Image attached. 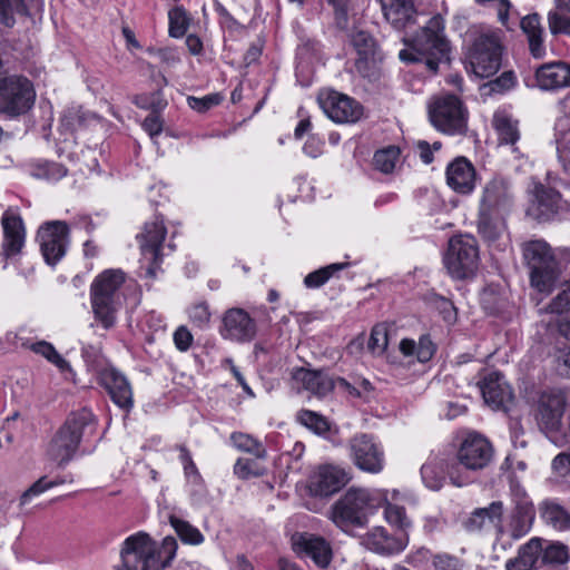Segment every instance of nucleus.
I'll use <instances>...</instances> for the list:
<instances>
[{"instance_id":"nucleus-1","label":"nucleus","mask_w":570,"mask_h":570,"mask_svg":"<svg viewBox=\"0 0 570 570\" xmlns=\"http://www.w3.org/2000/svg\"><path fill=\"white\" fill-rule=\"evenodd\" d=\"M387 500V490L350 488L332 507L331 520L343 531L362 528Z\"/></svg>"},{"instance_id":"nucleus-2","label":"nucleus","mask_w":570,"mask_h":570,"mask_svg":"<svg viewBox=\"0 0 570 570\" xmlns=\"http://www.w3.org/2000/svg\"><path fill=\"white\" fill-rule=\"evenodd\" d=\"M444 20L436 14L430 18L407 42L406 48L399 52L404 62H424L431 71L449 60L450 45L444 35Z\"/></svg>"},{"instance_id":"nucleus-3","label":"nucleus","mask_w":570,"mask_h":570,"mask_svg":"<svg viewBox=\"0 0 570 570\" xmlns=\"http://www.w3.org/2000/svg\"><path fill=\"white\" fill-rule=\"evenodd\" d=\"M503 32L500 29L481 27L473 32L468 51L469 70L478 78H489L501 67Z\"/></svg>"},{"instance_id":"nucleus-4","label":"nucleus","mask_w":570,"mask_h":570,"mask_svg":"<svg viewBox=\"0 0 570 570\" xmlns=\"http://www.w3.org/2000/svg\"><path fill=\"white\" fill-rule=\"evenodd\" d=\"M522 255L531 286L541 293H550L562 272L554 250L546 240L534 239L522 245Z\"/></svg>"},{"instance_id":"nucleus-5","label":"nucleus","mask_w":570,"mask_h":570,"mask_svg":"<svg viewBox=\"0 0 570 570\" xmlns=\"http://www.w3.org/2000/svg\"><path fill=\"white\" fill-rule=\"evenodd\" d=\"M126 276L121 269H106L90 285V304L95 320L105 330L115 326L119 308L118 291Z\"/></svg>"},{"instance_id":"nucleus-6","label":"nucleus","mask_w":570,"mask_h":570,"mask_svg":"<svg viewBox=\"0 0 570 570\" xmlns=\"http://www.w3.org/2000/svg\"><path fill=\"white\" fill-rule=\"evenodd\" d=\"M492 455L490 442L480 434L470 433L458 450V465L448 469L451 483L459 488L466 485L470 482L469 475L461 473L459 465L468 471L482 470L490 463Z\"/></svg>"},{"instance_id":"nucleus-7","label":"nucleus","mask_w":570,"mask_h":570,"mask_svg":"<svg viewBox=\"0 0 570 570\" xmlns=\"http://www.w3.org/2000/svg\"><path fill=\"white\" fill-rule=\"evenodd\" d=\"M432 126L446 135H463L468 128V110L454 95H442L429 104Z\"/></svg>"},{"instance_id":"nucleus-8","label":"nucleus","mask_w":570,"mask_h":570,"mask_svg":"<svg viewBox=\"0 0 570 570\" xmlns=\"http://www.w3.org/2000/svg\"><path fill=\"white\" fill-rule=\"evenodd\" d=\"M444 263L453 278L462 279L472 276L479 266L476 239L470 235L452 237Z\"/></svg>"},{"instance_id":"nucleus-9","label":"nucleus","mask_w":570,"mask_h":570,"mask_svg":"<svg viewBox=\"0 0 570 570\" xmlns=\"http://www.w3.org/2000/svg\"><path fill=\"white\" fill-rule=\"evenodd\" d=\"M36 92L31 81L18 75L0 79V111L9 116L27 112L33 105Z\"/></svg>"},{"instance_id":"nucleus-10","label":"nucleus","mask_w":570,"mask_h":570,"mask_svg":"<svg viewBox=\"0 0 570 570\" xmlns=\"http://www.w3.org/2000/svg\"><path fill=\"white\" fill-rule=\"evenodd\" d=\"M157 542L146 532L129 535L120 550L121 563L115 570H151L156 567Z\"/></svg>"},{"instance_id":"nucleus-11","label":"nucleus","mask_w":570,"mask_h":570,"mask_svg":"<svg viewBox=\"0 0 570 570\" xmlns=\"http://www.w3.org/2000/svg\"><path fill=\"white\" fill-rule=\"evenodd\" d=\"M354 50V67L364 78H375L380 71L382 55L375 38L365 30H354L350 36Z\"/></svg>"},{"instance_id":"nucleus-12","label":"nucleus","mask_w":570,"mask_h":570,"mask_svg":"<svg viewBox=\"0 0 570 570\" xmlns=\"http://www.w3.org/2000/svg\"><path fill=\"white\" fill-rule=\"evenodd\" d=\"M167 229L164 219L155 217L144 225L142 232L137 235L141 250L142 262L147 264L146 274L154 278L161 263V248Z\"/></svg>"},{"instance_id":"nucleus-13","label":"nucleus","mask_w":570,"mask_h":570,"mask_svg":"<svg viewBox=\"0 0 570 570\" xmlns=\"http://www.w3.org/2000/svg\"><path fill=\"white\" fill-rule=\"evenodd\" d=\"M256 332L255 320L244 308H228L220 317L218 333L225 341L248 343L255 338Z\"/></svg>"},{"instance_id":"nucleus-14","label":"nucleus","mask_w":570,"mask_h":570,"mask_svg":"<svg viewBox=\"0 0 570 570\" xmlns=\"http://www.w3.org/2000/svg\"><path fill=\"white\" fill-rule=\"evenodd\" d=\"M317 100L327 117L338 124L356 122L363 115L356 100L332 89L322 90Z\"/></svg>"},{"instance_id":"nucleus-15","label":"nucleus","mask_w":570,"mask_h":570,"mask_svg":"<svg viewBox=\"0 0 570 570\" xmlns=\"http://www.w3.org/2000/svg\"><path fill=\"white\" fill-rule=\"evenodd\" d=\"M69 227L62 220L42 224L38 230V242L47 264H57L66 254Z\"/></svg>"},{"instance_id":"nucleus-16","label":"nucleus","mask_w":570,"mask_h":570,"mask_svg":"<svg viewBox=\"0 0 570 570\" xmlns=\"http://www.w3.org/2000/svg\"><path fill=\"white\" fill-rule=\"evenodd\" d=\"M350 453L354 464L362 471L380 473L384 468V452L372 435L357 434L350 441Z\"/></svg>"},{"instance_id":"nucleus-17","label":"nucleus","mask_w":570,"mask_h":570,"mask_svg":"<svg viewBox=\"0 0 570 570\" xmlns=\"http://www.w3.org/2000/svg\"><path fill=\"white\" fill-rule=\"evenodd\" d=\"M566 405V395L562 391L542 392L538 401L537 414L540 426L549 432L557 431L561 426Z\"/></svg>"},{"instance_id":"nucleus-18","label":"nucleus","mask_w":570,"mask_h":570,"mask_svg":"<svg viewBox=\"0 0 570 570\" xmlns=\"http://www.w3.org/2000/svg\"><path fill=\"white\" fill-rule=\"evenodd\" d=\"M513 190L509 179L494 176L490 179L482 193L480 210L505 213L512 205Z\"/></svg>"},{"instance_id":"nucleus-19","label":"nucleus","mask_w":570,"mask_h":570,"mask_svg":"<svg viewBox=\"0 0 570 570\" xmlns=\"http://www.w3.org/2000/svg\"><path fill=\"white\" fill-rule=\"evenodd\" d=\"M363 546L380 556L401 553L409 543L407 534H390L384 527L377 525L367 531L362 538Z\"/></svg>"},{"instance_id":"nucleus-20","label":"nucleus","mask_w":570,"mask_h":570,"mask_svg":"<svg viewBox=\"0 0 570 570\" xmlns=\"http://www.w3.org/2000/svg\"><path fill=\"white\" fill-rule=\"evenodd\" d=\"M350 480L348 472L336 465L325 464L312 475L309 490L315 495L328 497L341 490Z\"/></svg>"},{"instance_id":"nucleus-21","label":"nucleus","mask_w":570,"mask_h":570,"mask_svg":"<svg viewBox=\"0 0 570 570\" xmlns=\"http://www.w3.org/2000/svg\"><path fill=\"white\" fill-rule=\"evenodd\" d=\"M3 232L2 255L6 258L17 256L21 253L26 240V229L22 218L12 209H7L1 217Z\"/></svg>"},{"instance_id":"nucleus-22","label":"nucleus","mask_w":570,"mask_h":570,"mask_svg":"<svg viewBox=\"0 0 570 570\" xmlns=\"http://www.w3.org/2000/svg\"><path fill=\"white\" fill-rule=\"evenodd\" d=\"M560 199L561 195L556 189L535 184L527 214L539 222L550 220L560 208Z\"/></svg>"},{"instance_id":"nucleus-23","label":"nucleus","mask_w":570,"mask_h":570,"mask_svg":"<svg viewBox=\"0 0 570 570\" xmlns=\"http://www.w3.org/2000/svg\"><path fill=\"white\" fill-rule=\"evenodd\" d=\"M448 186L458 194L470 195L476 186L478 175L473 164L465 157H456L445 170Z\"/></svg>"},{"instance_id":"nucleus-24","label":"nucleus","mask_w":570,"mask_h":570,"mask_svg":"<svg viewBox=\"0 0 570 570\" xmlns=\"http://www.w3.org/2000/svg\"><path fill=\"white\" fill-rule=\"evenodd\" d=\"M292 546L297 554L311 558L318 567L325 568L331 562V546L321 537L311 533H295L292 537Z\"/></svg>"},{"instance_id":"nucleus-25","label":"nucleus","mask_w":570,"mask_h":570,"mask_svg":"<svg viewBox=\"0 0 570 570\" xmlns=\"http://www.w3.org/2000/svg\"><path fill=\"white\" fill-rule=\"evenodd\" d=\"M100 383L108 391L112 402L125 411H130L134 405L130 383L116 368H105L100 373Z\"/></svg>"},{"instance_id":"nucleus-26","label":"nucleus","mask_w":570,"mask_h":570,"mask_svg":"<svg viewBox=\"0 0 570 570\" xmlns=\"http://www.w3.org/2000/svg\"><path fill=\"white\" fill-rule=\"evenodd\" d=\"M535 83L544 91H558L570 87V65L553 61L540 66L535 70Z\"/></svg>"},{"instance_id":"nucleus-27","label":"nucleus","mask_w":570,"mask_h":570,"mask_svg":"<svg viewBox=\"0 0 570 570\" xmlns=\"http://www.w3.org/2000/svg\"><path fill=\"white\" fill-rule=\"evenodd\" d=\"M484 402L493 409H503L512 400V391L499 372H491L480 383Z\"/></svg>"},{"instance_id":"nucleus-28","label":"nucleus","mask_w":570,"mask_h":570,"mask_svg":"<svg viewBox=\"0 0 570 570\" xmlns=\"http://www.w3.org/2000/svg\"><path fill=\"white\" fill-rule=\"evenodd\" d=\"M542 543L541 538L533 537L520 546L518 554L505 562V570H537L541 563Z\"/></svg>"},{"instance_id":"nucleus-29","label":"nucleus","mask_w":570,"mask_h":570,"mask_svg":"<svg viewBox=\"0 0 570 570\" xmlns=\"http://www.w3.org/2000/svg\"><path fill=\"white\" fill-rule=\"evenodd\" d=\"M384 18L395 29L414 22L415 9L410 0H379Z\"/></svg>"},{"instance_id":"nucleus-30","label":"nucleus","mask_w":570,"mask_h":570,"mask_svg":"<svg viewBox=\"0 0 570 570\" xmlns=\"http://www.w3.org/2000/svg\"><path fill=\"white\" fill-rule=\"evenodd\" d=\"M79 444L76 436L60 428L49 444L48 454L53 461L66 463L77 452Z\"/></svg>"},{"instance_id":"nucleus-31","label":"nucleus","mask_w":570,"mask_h":570,"mask_svg":"<svg viewBox=\"0 0 570 570\" xmlns=\"http://www.w3.org/2000/svg\"><path fill=\"white\" fill-rule=\"evenodd\" d=\"M96 417L88 409H81L72 412L61 426L63 431H68L71 436H76L81 442L82 438L92 434L96 430Z\"/></svg>"},{"instance_id":"nucleus-32","label":"nucleus","mask_w":570,"mask_h":570,"mask_svg":"<svg viewBox=\"0 0 570 570\" xmlns=\"http://www.w3.org/2000/svg\"><path fill=\"white\" fill-rule=\"evenodd\" d=\"M293 379L302 386L317 396H324L333 390L332 380L325 374L316 371L298 368Z\"/></svg>"},{"instance_id":"nucleus-33","label":"nucleus","mask_w":570,"mask_h":570,"mask_svg":"<svg viewBox=\"0 0 570 570\" xmlns=\"http://www.w3.org/2000/svg\"><path fill=\"white\" fill-rule=\"evenodd\" d=\"M554 142L560 163L567 171H570V114L557 118Z\"/></svg>"},{"instance_id":"nucleus-34","label":"nucleus","mask_w":570,"mask_h":570,"mask_svg":"<svg viewBox=\"0 0 570 570\" xmlns=\"http://www.w3.org/2000/svg\"><path fill=\"white\" fill-rule=\"evenodd\" d=\"M522 31L527 35L529 49L534 58H542L546 55L543 45V29L537 13L528 14L520 21Z\"/></svg>"},{"instance_id":"nucleus-35","label":"nucleus","mask_w":570,"mask_h":570,"mask_svg":"<svg viewBox=\"0 0 570 570\" xmlns=\"http://www.w3.org/2000/svg\"><path fill=\"white\" fill-rule=\"evenodd\" d=\"M504 213L480 210L478 230L484 240L493 243L505 230Z\"/></svg>"},{"instance_id":"nucleus-36","label":"nucleus","mask_w":570,"mask_h":570,"mask_svg":"<svg viewBox=\"0 0 570 570\" xmlns=\"http://www.w3.org/2000/svg\"><path fill=\"white\" fill-rule=\"evenodd\" d=\"M397 494V490L392 492L387 490V500L382 504L384 507V519L389 524L401 531V534H406V531L412 527V521L406 515L403 507L390 502V499L395 500Z\"/></svg>"},{"instance_id":"nucleus-37","label":"nucleus","mask_w":570,"mask_h":570,"mask_svg":"<svg viewBox=\"0 0 570 570\" xmlns=\"http://www.w3.org/2000/svg\"><path fill=\"white\" fill-rule=\"evenodd\" d=\"M400 351L406 357L415 356L421 363L430 361L435 352V346L429 336H421L416 343L413 340L404 338L400 342Z\"/></svg>"},{"instance_id":"nucleus-38","label":"nucleus","mask_w":570,"mask_h":570,"mask_svg":"<svg viewBox=\"0 0 570 570\" xmlns=\"http://www.w3.org/2000/svg\"><path fill=\"white\" fill-rule=\"evenodd\" d=\"M503 514V504L500 501L492 502L487 508L475 510L469 519L468 527L470 530H479L485 527L488 523L497 527L501 523V517Z\"/></svg>"},{"instance_id":"nucleus-39","label":"nucleus","mask_w":570,"mask_h":570,"mask_svg":"<svg viewBox=\"0 0 570 570\" xmlns=\"http://www.w3.org/2000/svg\"><path fill=\"white\" fill-rule=\"evenodd\" d=\"M493 126L499 135L500 142L511 145L512 153H518V148L514 147V144L520 138L518 122L504 114H495Z\"/></svg>"},{"instance_id":"nucleus-40","label":"nucleus","mask_w":570,"mask_h":570,"mask_svg":"<svg viewBox=\"0 0 570 570\" xmlns=\"http://www.w3.org/2000/svg\"><path fill=\"white\" fill-rule=\"evenodd\" d=\"M444 474V462L438 458L430 459L421 468V476L424 484L433 491H438L443 487L445 479Z\"/></svg>"},{"instance_id":"nucleus-41","label":"nucleus","mask_w":570,"mask_h":570,"mask_svg":"<svg viewBox=\"0 0 570 570\" xmlns=\"http://www.w3.org/2000/svg\"><path fill=\"white\" fill-rule=\"evenodd\" d=\"M542 519L557 530L570 527V514L554 502H544L541 511Z\"/></svg>"},{"instance_id":"nucleus-42","label":"nucleus","mask_w":570,"mask_h":570,"mask_svg":"<svg viewBox=\"0 0 570 570\" xmlns=\"http://www.w3.org/2000/svg\"><path fill=\"white\" fill-rule=\"evenodd\" d=\"M169 523L184 543L199 546L204 542V535L202 532L189 522L175 515H170Z\"/></svg>"},{"instance_id":"nucleus-43","label":"nucleus","mask_w":570,"mask_h":570,"mask_svg":"<svg viewBox=\"0 0 570 570\" xmlns=\"http://www.w3.org/2000/svg\"><path fill=\"white\" fill-rule=\"evenodd\" d=\"M29 348L36 354L41 355L48 362L53 364L60 372L71 371V366L55 348V346L46 341L32 343Z\"/></svg>"},{"instance_id":"nucleus-44","label":"nucleus","mask_w":570,"mask_h":570,"mask_svg":"<svg viewBox=\"0 0 570 570\" xmlns=\"http://www.w3.org/2000/svg\"><path fill=\"white\" fill-rule=\"evenodd\" d=\"M230 440L233 445L239 451L250 453L257 459H264L266 456V450L263 444L249 434L234 432L230 435Z\"/></svg>"},{"instance_id":"nucleus-45","label":"nucleus","mask_w":570,"mask_h":570,"mask_svg":"<svg viewBox=\"0 0 570 570\" xmlns=\"http://www.w3.org/2000/svg\"><path fill=\"white\" fill-rule=\"evenodd\" d=\"M28 16L23 0H0V21L6 27H13L17 17Z\"/></svg>"},{"instance_id":"nucleus-46","label":"nucleus","mask_w":570,"mask_h":570,"mask_svg":"<svg viewBox=\"0 0 570 570\" xmlns=\"http://www.w3.org/2000/svg\"><path fill=\"white\" fill-rule=\"evenodd\" d=\"M400 160V149L395 146H389L386 148L380 149L374 154L373 164L374 167L384 173H392L396 164Z\"/></svg>"},{"instance_id":"nucleus-47","label":"nucleus","mask_w":570,"mask_h":570,"mask_svg":"<svg viewBox=\"0 0 570 570\" xmlns=\"http://www.w3.org/2000/svg\"><path fill=\"white\" fill-rule=\"evenodd\" d=\"M533 519L534 514L527 513V511H523V513L512 511L508 525L510 537L519 540L528 534L532 528Z\"/></svg>"},{"instance_id":"nucleus-48","label":"nucleus","mask_w":570,"mask_h":570,"mask_svg":"<svg viewBox=\"0 0 570 570\" xmlns=\"http://www.w3.org/2000/svg\"><path fill=\"white\" fill-rule=\"evenodd\" d=\"M169 36L181 38L187 32L190 24V17L183 7H175L168 12Z\"/></svg>"},{"instance_id":"nucleus-49","label":"nucleus","mask_w":570,"mask_h":570,"mask_svg":"<svg viewBox=\"0 0 570 570\" xmlns=\"http://www.w3.org/2000/svg\"><path fill=\"white\" fill-rule=\"evenodd\" d=\"M346 263H335L307 274L304 284L308 288H318L324 285L336 272L344 269Z\"/></svg>"},{"instance_id":"nucleus-50","label":"nucleus","mask_w":570,"mask_h":570,"mask_svg":"<svg viewBox=\"0 0 570 570\" xmlns=\"http://www.w3.org/2000/svg\"><path fill=\"white\" fill-rule=\"evenodd\" d=\"M570 558L569 549L561 542H551L543 548L541 553L542 564H563Z\"/></svg>"},{"instance_id":"nucleus-51","label":"nucleus","mask_w":570,"mask_h":570,"mask_svg":"<svg viewBox=\"0 0 570 570\" xmlns=\"http://www.w3.org/2000/svg\"><path fill=\"white\" fill-rule=\"evenodd\" d=\"M297 421L320 435L325 434L330 430V423L321 414L309 410L298 412Z\"/></svg>"},{"instance_id":"nucleus-52","label":"nucleus","mask_w":570,"mask_h":570,"mask_svg":"<svg viewBox=\"0 0 570 570\" xmlns=\"http://www.w3.org/2000/svg\"><path fill=\"white\" fill-rule=\"evenodd\" d=\"M62 483V479L49 480L47 476H41L21 494L20 505L28 504L33 498Z\"/></svg>"},{"instance_id":"nucleus-53","label":"nucleus","mask_w":570,"mask_h":570,"mask_svg":"<svg viewBox=\"0 0 570 570\" xmlns=\"http://www.w3.org/2000/svg\"><path fill=\"white\" fill-rule=\"evenodd\" d=\"M188 317L194 326L205 330L209 326L212 313L206 302H198L188 308Z\"/></svg>"},{"instance_id":"nucleus-54","label":"nucleus","mask_w":570,"mask_h":570,"mask_svg":"<svg viewBox=\"0 0 570 570\" xmlns=\"http://www.w3.org/2000/svg\"><path fill=\"white\" fill-rule=\"evenodd\" d=\"M548 312L553 315V322L556 318H562V316L570 314V288L560 292L548 305Z\"/></svg>"},{"instance_id":"nucleus-55","label":"nucleus","mask_w":570,"mask_h":570,"mask_svg":"<svg viewBox=\"0 0 570 570\" xmlns=\"http://www.w3.org/2000/svg\"><path fill=\"white\" fill-rule=\"evenodd\" d=\"M177 541L173 537H166L160 548L157 547V553H156V566L161 562V568L167 567L170 561L175 558L177 552Z\"/></svg>"},{"instance_id":"nucleus-56","label":"nucleus","mask_w":570,"mask_h":570,"mask_svg":"<svg viewBox=\"0 0 570 570\" xmlns=\"http://www.w3.org/2000/svg\"><path fill=\"white\" fill-rule=\"evenodd\" d=\"M222 100H223V97L220 95L210 94V95H206L200 98L189 96L187 98V104H188L189 108H191L193 110H195L197 112H206L210 108L219 105Z\"/></svg>"},{"instance_id":"nucleus-57","label":"nucleus","mask_w":570,"mask_h":570,"mask_svg":"<svg viewBox=\"0 0 570 570\" xmlns=\"http://www.w3.org/2000/svg\"><path fill=\"white\" fill-rule=\"evenodd\" d=\"M387 346V332L382 325L374 326L367 343L368 350L373 354H381Z\"/></svg>"},{"instance_id":"nucleus-58","label":"nucleus","mask_w":570,"mask_h":570,"mask_svg":"<svg viewBox=\"0 0 570 570\" xmlns=\"http://www.w3.org/2000/svg\"><path fill=\"white\" fill-rule=\"evenodd\" d=\"M67 175V169L57 163H45L38 167L36 176L47 180L56 181Z\"/></svg>"},{"instance_id":"nucleus-59","label":"nucleus","mask_w":570,"mask_h":570,"mask_svg":"<svg viewBox=\"0 0 570 570\" xmlns=\"http://www.w3.org/2000/svg\"><path fill=\"white\" fill-rule=\"evenodd\" d=\"M235 474L240 479H248L250 476H258L263 474L262 469L249 459H239L234 465Z\"/></svg>"},{"instance_id":"nucleus-60","label":"nucleus","mask_w":570,"mask_h":570,"mask_svg":"<svg viewBox=\"0 0 570 570\" xmlns=\"http://www.w3.org/2000/svg\"><path fill=\"white\" fill-rule=\"evenodd\" d=\"M515 85V76L512 71H505L499 76L495 80L490 81L485 85L491 92H504Z\"/></svg>"},{"instance_id":"nucleus-61","label":"nucleus","mask_w":570,"mask_h":570,"mask_svg":"<svg viewBox=\"0 0 570 570\" xmlns=\"http://www.w3.org/2000/svg\"><path fill=\"white\" fill-rule=\"evenodd\" d=\"M173 340L179 352H187L193 345L194 336L185 325H180L174 332Z\"/></svg>"},{"instance_id":"nucleus-62","label":"nucleus","mask_w":570,"mask_h":570,"mask_svg":"<svg viewBox=\"0 0 570 570\" xmlns=\"http://www.w3.org/2000/svg\"><path fill=\"white\" fill-rule=\"evenodd\" d=\"M512 501L514 504V512L523 513V511H527V513L534 514L533 504L523 490L515 488L512 492Z\"/></svg>"},{"instance_id":"nucleus-63","label":"nucleus","mask_w":570,"mask_h":570,"mask_svg":"<svg viewBox=\"0 0 570 570\" xmlns=\"http://www.w3.org/2000/svg\"><path fill=\"white\" fill-rule=\"evenodd\" d=\"M548 21L552 33L564 32L570 35V18L558 12H551L549 13Z\"/></svg>"},{"instance_id":"nucleus-64","label":"nucleus","mask_w":570,"mask_h":570,"mask_svg":"<svg viewBox=\"0 0 570 570\" xmlns=\"http://www.w3.org/2000/svg\"><path fill=\"white\" fill-rule=\"evenodd\" d=\"M435 570H462L460 560L449 554H438L433 559Z\"/></svg>"}]
</instances>
